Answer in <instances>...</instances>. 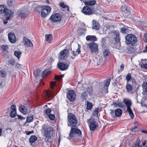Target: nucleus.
<instances>
[{"mask_svg": "<svg viewBox=\"0 0 147 147\" xmlns=\"http://www.w3.org/2000/svg\"><path fill=\"white\" fill-rule=\"evenodd\" d=\"M59 6L64 9V10L69 11V7L65 4L63 2H62L59 4Z\"/></svg>", "mask_w": 147, "mask_h": 147, "instance_id": "nucleus-23", "label": "nucleus"}, {"mask_svg": "<svg viewBox=\"0 0 147 147\" xmlns=\"http://www.w3.org/2000/svg\"><path fill=\"white\" fill-rule=\"evenodd\" d=\"M88 124L90 130L94 131L98 127V124L95 119L90 118L88 120Z\"/></svg>", "mask_w": 147, "mask_h": 147, "instance_id": "nucleus-5", "label": "nucleus"}, {"mask_svg": "<svg viewBox=\"0 0 147 147\" xmlns=\"http://www.w3.org/2000/svg\"><path fill=\"white\" fill-rule=\"evenodd\" d=\"M23 40L24 42V45L29 47H33V44L30 40L26 38H24Z\"/></svg>", "mask_w": 147, "mask_h": 147, "instance_id": "nucleus-18", "label": "nucleus"}, {"mask_svg": "<svg viewBox=\"0 0 147 147\" xmlns=\"http://www.w3.org/2000/svg\"><path fill=\"white\" fill-rule=\"evenodd\" d=\"M143 40L145 42H147V33L144 34Z\"/></svg>", "mask_w": 147, "mask_h": 147, "instance_id": "nucleus-56", "label": "nucleus"}, {"mask_svg": "<svg viewBox=\"0 0 147 147\" xmlns=\"http://www.w3.org/2000/svg\"><path fill=\"white\" fill-rule=\"evenodd\" d=\"M11 111H16V106L15 105H12L11 106Z\"/></svg>", "mask_w": 147, "mask_h": 147, "instance_id": "nucleus-46", "label": "nucleus"}, {"mask_svg": "<svg viewBox=\"0 0 147 147\" xmlns=\"http://www.w3.org/2000/svg\"><path fill=\"white\" fill-rule=\"evenodd\" d=\"M120 38L119 36H117L115 37V40L117 42H118L120 41Z\"/></svg>", "mask_w": 147, "mask_h": 147, "instance_id": "nucleus-60", "label": "nucleus"}, {"mask_svg": "<svg viewBox=\"0 0 147 147\" xmlns=\"http://www.w3.org/2000/svg\"><path fill=\"white\" fill-rule=\"evenodd\" d=\"M15 61L14 59H11L9 60L8 62V64L9 63L11 64L12 65H13L15 64Z\"/></svg>", "mask_w": 147, "mask_h": 147, "instance_id": "nucleus-44", "label": "nucleus"}, {"mask_svg": "<svg viewBox=\"0 0 147 147\" xmlns=\"http://www.w3.org/2000/svg\"><path fill=\"white\" fill-rule=\"evenodd\" d=\"M133 87L129 83H127V85L126 86V89L128 92H130L132 89Z\"/></svg>", "mask_w": 147, "mask_h": 147, "instance_id": "nucleus-29", "label": "nucleus"}, {"mask_svg": "<svg viewBox=\"0 0 147 147\" xmlns=\"http://www.w3.org/2000/svg\"><path fill=\"white\" fill-rule=\"evenodd\" d=\"M20 111L23 115H26L27 113V109L24 105H20L19 107Z\"/></svg>", "mask_w": 147, "mask_h": 147, "instance_id": "nucleus-16", "label": "nucleus"}, {"mask_svg": "<svg viewBox=\"0 0 147 147\" xmlns=\"http://www.w3.org/2000/svg\"><path fill=\"white\" fill-rule=\"evenodd\" d=\"M62 18L61 15L59 13L53 14L50 18V20L52 23L60 22Z\"/></svg>", "mask_w": 147, "mask_h": 147, "instance_id": "nucleus-6", "label": "nucleus"}, {"mask_svg": "<svg viewBox=\"0 0 147 147\" xmlns=\"http://www.w3.org/2000/svg\"><path fill=\"white\" fill-rule=\"evenodd\" d=\"M69 65V63H64L62 62L60 63L58 65V68L61 70L63 71L66 70Z\"/></svg>", "mask_w": 147, "mask_h": 147, "instance_id": "nucleus-14", "label": "nucleus"}, {"mask_svg": "<svg viewBox=\"0 0 147 147\" xmlns=\"http://www.w3.org/2000/svg\"><path fill=\"white\" fill-rule=\"evenodd\" d=\"M26 133L27 135H29L31 134H32L33 133V131H26Z\"/></svg>", "mask_w": 147, "mask_h": 147, "instance_id": "nucleus-62", "label": "nucleus"}, {"mask_svg": "<svg viewBox=\"0 0 147 147\" xmlns=\"http://www.w3.org/2000/svg\"><path fill=\"white\" fill-rule=\"evenodd\" d=\"M67 119V123L68 126L71 127L76 126L77 120L75 115L71 113H69Z\"/></svg>", "mask_w": 147, "mask_h": 147, "instance_id": "nucleus-4", "label": "nucleus"}, {"mask_svg": "<svg viewBox=\"0 0 147 147\" xmlns=\"http://www.w3.org/2000/svg\"><path fill=\"white\" fill-rule=\"evenodd\" d=\"M42 9L41 11V16L43 18L46 17L48 13L51 11V8L49 6H43L42 7Z\"/></svg>", "mask_w": 147, "mask_h": 147, "instance_id": "nucleus-8", "label": "nucleus"}, {"mask_svg": "<svg viewBox=\"0 0 147 147\" xmlns=\"http://www.w3.org/2000/svg\"><path fill=\"white\" fill-rule=\"evenodd\" d=\"M42 133L45 137L44 140L45 142H50L49 140L55 135V131L51 127L43 125L42 126Z\"/></svg>", "mask_w": 147, "mask_h": 147, "instance_id": "nucleus-1", "label": "nucleus"}, {"mask_svg": "<svg viewBox=\"0 0 147 147\" xmlns=\"http://www.w3.org/2000/svg\"><path fill=\"white\" fill-rule=\"evenodd\" d=\"M81 46L80 45L78 44V48L76 52L71 51V54L70 55L72 59H74L75 57L77 56L78 55L80 54L81 52L80 51Z\"/></svg>", "mask_w": 147, "mask_h": 147, "instance_id": "nucleus-12", "label": "nucleus"}, {"mask_svg": "<svg viewBox=\"0 0 147 147\" xmlns=\"http://www.w3.org/2000/svg\"><path fill=\"white\" fill-rule=\"evenodd\" d=\"M138 128V127L137 126H135L134 127L131 128V131H135V129Z\"/></svg>", "mask_w": 147, "mask_h": 147, "instance_id": "nucleus-63", "label": "nucleus"}, {"mask_svg": "<svg viewBox=\"0 0 147 147\" xmlns=\"http://www.w3.org/2000/svg\"><path fill=\"white\" fill-rule=\"evenodd\" d=\"M6 9L5 8L4 6L0 5V13H4Z\"/></svg>", "mask_w": 147, "mask_h": 147, "instance_id": "nucleus-38", "label": "nucleus"}, {"mask_svg": "<svg viewBox=\"0 0 147 147\" xmlns=\"http://www.w3.org/2000/svg\"><path fill=\"white\" fill-rule=\"evenodd\" d=\"M9 41L12 43H14L16 41V38L14 34L9 33L8 34Z\"/></svg>", "mask_w": 147, "mask_h": 147, "instance_id": "nucleus-17", "label": "nucleus"}, {"mask_svg": "<svg viewBox=\"0 0 147 147\" xmlns=\"http://www.w3.org/2000/svg\"><path fill=\"white\" fill-rule=\"evenodd\" d=\"M48 116L49 117V119L52 120H53L55 119V116L53 114H50Z\"/></svg>", "mask_w": 147, "mask_h": 147, "instance_id": "nucleus-52", "label": "nucleus"}, {"mask_svg": "<svg viewBox=\"0 0 147 147\" xmlns=\"http://www.w3.org/2000/svg\"><path fill=\"white\" fill-rule=\"evenodd\" d=\"M16 111H11L10 113L9 116L11 118L15 117L17 115Z\"/></svg>", "mask_w": 147, "mask_h": 147, "instance_id": "nucleus-36", "label": "nucleus"}, {"mask_svg": "<svg viewBox=\"0 0 147 147\" xmlns=\"http://www.w3.org/2000/svg\"><path fill=\"white\" fill-rule=\"evenodd\" d=\"M27 16V14H26L25 13V12L24 13H22V14L20 16V17H21V18H25Z\"/></svg>", "mask_w": 147, "mask_h": 147, "instance_id": "nucleus-59", "label": "nucleus"}, {"mask_svg": "<svg viewBox=\"0 0 147 147\" xmlns=\"http://www.w3.org/2000/svg\"><path fill=\"white\" fill-rule=\"evenodd\" d=\"M120 71L118 70V72H120V71H122L123 70V69L124 68V65L123 64H121L120 65Z\"/></svg>", "mask_w": 147, "mask_h": 147, "instance_id": "nucleus-58", "label": "nucleus"}, {"mask_svg": "<svg viewBox=\"0 0 147 147\" xmlns=\"http://www.w3.org/2000/svg\"><path fill=\"white\" fill-rule=\"evenodd\" d=\"M24 12V9H21L17 11V14L19 17H20L21 15Z\"/></svg>", "mask_w": 147, "mask_h": 147, "instance_id": "nucleus-40", "label": "nucleus"}, {"mask_svg": "<svg viewBox=\"0 0 147 147\" xmlns=\"http://www.w3.org/2000/svg\"><path fill=\"white\" fill-rule=\"evenodd\" d=\"M143 52L144 53H146L147 52V44L146 46L145 49L144 51H143Z\"/></svg>", "mask_w": 147, "mask_h": 147, "instance_id": "nucleus-64", "label": "nucleus"}, {"mask_svg": "<svg viewBox=\"0 0 147 147\" xmlns=\"http://www.w3.org/2000/svg\"><path fill=\"white\" fill-rule=\"evenodd\" d=\"M67 96L70 101L73 102L76 97V94L74 91L73 90H69L67 94Z\"/></svg>", "mask_w": 147, "mask_h": 147, "instance_id": "nucleus-10", "label": "nucleus"}, {"mask_svg": "<svg viewBox=\"0 0 147 147\" xmlns=\"http://www.w3.org/2000/svg\"><path fill=\"white\" fill-rule=\"evenodd\" d=\"M50 71L49 69H45L42 72V77H44L45 75L48 74Z\"/></svg>", "mask_w": 147, "mask_h": 147, "instance_id": "nucleus-30", "label": "nucleus"}, {"mask_svg": "<svg viewBox=\"0 0 147 147\" xmlns=\"http://www.w3.org/2000/svg\"><path fill=\"white\" fill-rule=\"evenodd\" d=\"M99 24L96 20L92 21V28L93 29L98 30L99 28Z\"/></svg>", "mask_w": 147, "mask_h": 147, "instance_id": "nucleus-21", "label": "nucleus"}, {"mask_svg": "<svg viewBox=\"0 0 147 147\" xmlns=\"http://www.w3.org/2000/svg\"><path fill=\"white\" fill-rule=\"evenodd\" d=\"M16 116H17L18 119H19L20 121H22L23 120L25 119V118L24 117L22 116L18 115H17Z\"/></svg>", "mask_w": 147, "mask_h": 147, "instance_id": "nucleus-55", "label": "nucleus"}, {"mask_svg": "<svg viewBox=\"0 0 147 147\" xmlns=\"http://www.w3.org/2000/svg\"><path fill=\"white\" fill-rule=\"evenodd\" d=\"M123 102L125 104L127 107V110L131 109V102L130 100L125 98L123 99Z\"/></svg>", "mask_w": 147, "mask_h": 147, "instance_id": "nucleus-19", "label": "nucleus"}, {"mask_svg": "<svg viewBox=\"0 0 147 147\" xmlns=\"http://www.w3.org/2000/svg\"><path fill=\"white\" fill-rule=\"evenodd\" d=\"M7 6L9 7H10L12 6V1L11 0H8L7 2Z\"/></svg>", "mask_w": 147, "mask_h": 147, "instance_id": "nucleus-54", "label": "nucleus"}, {"mask_svg": "<svg viewBox=\"0 0 147 147\" xmlns=\"http://www.w3.org/2000/svg\"><path fill=\"white\" fill-rule=\"evenodd\" d=\"M37 139V138L35 136H32L29 138V142L31 145H32V144L34 143Z\"/></svg>", "mask_w": 147, "mask_h": 147, "instance_id": "nucleus-25", "label": "nucleus"}, {"mask_svg": "<svg viewBox=\"0 0 147 147\" xmlns=\"http://www.w3.org/2000/svg\"><path fill=\"white\" fill-rule=\"evenodd\" d=\"M140 67L142 69H147V63L141 64Z\"/></svg>", "mask_w": 147, "mask_h": 147, "instance_id": "nucleus-50", "label": "nucleus"}, {"mask_svg": "<svg viewBox=\"0 0 147 147\" xmlns=\"http://www.w3.org/2000/svg\"><path fill=\"white\" fill-rule=\"evenodd\" d=\"M86 39L88 41H92L94 42L97 41V38L95 36L88 35L86 37Z\"/></svg>", "mask_w": 147, "mask_h": 147, "instance_id": "nucleus-20", "label": "nucleus"}, {"mask_svg": "<svg viewBox=\"0 0 147 147\" xmlns=\"http://www.w3.org/2000/svg\"><path fill=\"white\" fill-rule=\"evenodd\" d=\"M87 91L90 94H92V88L91 87H88L87 89Z\"/></svg>", "mask_w": 147, "mask_h": 147, "instance_id": "nucleus-53", "label": "nucleus"}, {"mask_svg": "<svg viewBox=\"0 0 147 147\" xmlns=\"http://www.w3.org/2000/svg\"><path fill=\"white\" fill-rule=\"evenodd\" d=\"M1 47L3 51H7L8 48V47L7 46L4 45H2Z\"/></svg>", "mask_w": 147, "mask_h": 147, "instance_id": "nucleus-51", "label": "nucleus"}, {"mask_svg": "<svg viewBox=\"0 0 147 147\" xmlns=\"http://www.w3.org/2000/svg\"><path fill=\"white\" fill-rule=\"evenodd\" d=\"M6 75V72L3 70L0 71V76L2 77H5Z\"/></svg>", "mask_w": 147, "mask_h": 147, "instance_id": "nucleus-37", "label": "nucleus"}, {"mask_svg": "<svg viewBox=\"0 0 147 147\" xmlns=\"http://www.w3.org/2000/svg\"><path fill=\"white\" fill-rule=\"evenodd\" d=\"M99 110V109L98 108H97L95 109L93 113V115L94 116H96L97 117H98Z\"/></svg>", "mask_w": 147, "mask_h": 147, "instance_id": "nucleus-42", "label": "nucleus"}, {"mask_svg": "<svg viewBox=\"0 0 147 147\" xmlns=\"http://www.w3.org/2000/svg\"><path fill=\"white\" fill-rule=\"evenodd\" d=\"M128 27L126 26H124L121 28L120 32L123 34H126L128 32Z\"/></svg>", "mask_w": 147, "mask_h": 147, "instance_id": "nucleus-24", "label": "nucleus"}, {"mask_svg": "<svg viewBox=\"0 0 147 147\" xmlns=\"http://www.w3.org/2000/svg\"><path fill=\"white\" fill-rule=\"evenodd\" d=\"M114 34L115 35V37L119 36V32L117 31H115L114 32Z\"/></svg>", "mask_w": 147, "mask_h": 147, "instance_id": "nucleus-61", "label": "nucleus"}, {"mask_svg": "<svg viewBox=\"0 0 147 147\" xmlns=\"http://www.w3.org/2000/svg\"><path fill=\"white\" fill-rule=\"evenodd\" d=\"M88 46L92 53H95L96 54L98 53V46L96 43L93 42L89 44Z\"/></svg>", "mask_w": 147, "mask_h": 147, "instance_id": "nucleus-7", "label": "nucleus"}, {"mask_svg": "<svg viewBox=\"0 0 147 147\" xmlns=\"http://www.w3.org/2000/svg\"><path fill=\"white\" fill-rule=\"evenodd\" d=\"M45 36L46 40L47 41H50L52 39V36L51 34H46Z\"/></svg>", "mask_w": 147, "mask_h": 147, "instance_id": "nucleus-33", "label": "nucleus"}, {"mask_svg": "<svg viewBox=\"0 0 147 147\" xmlns=\"http://www.w3.org/2000/svg\"><path fill=\"white\" fill-rule=\"evenodd\" d=\"M21 53L18 51H16L14 53V55L18 59L20 58V56L21 55Z\"/></svg>", "mask_w": 147, "mask_h": 147, "instance_id": "nucleus-43", "label": "nucleus"}, {"mask_svg": "<svg viewBox=\"0 0 147 147\" xmlns=\"http://www.w3.org/2000/svg\"><path fill=\"white\" fill-rule=\"evenodd\" d=\"M51 110L49 108L45 110V114L48 116L51 114Z\"/></svg>", "mask_w": 147, "mask_h": 147, "instance_id": "nucleus-48", "label": "nucleus"}, {"mask_svg": "<svg viewBox=\"0 0 147 147\" xmlns=\"http://www.w3.org/2000/svg\"><path fill=\"white\" fill-rule=\"evenodd\" d=\"M125 43L127 45L133 46L137 42L136 37L134 34H129L125 36Z\"/></svg>", "mask_w": 147, "mask_h": 147, "instance_id": "nucleus-3", "label": "nucleus"}, {"mask_svg": "<svg viewBox=\"0 0 147 147\" xmlns=\"http://www.w3.org/2000/svg\"><path fill=\"white\" fill-rule=\"evenodd\" d=\"M33 119V116L32 115L28 116L27 117L26 123H30L32 122Z\"/></svg>", "mask_w": 147, "mask_h": 147, "instance_id": "nucleus-31", "label": "nucleus"}, {"mask_svg": "<svg viewBox=\"0 0 147 147\" xmlns=\"http://www.w3.org/2000/svg\"><path fill=\"white\" fill-rule=\"evenodd\" d=\"M142 86L143 92L145 93L147 92V82L144 84V85L143 84Z\"/></svg>", "mask_w": 147, "mask_h": 147, "instance_id": "nucleus-39", "label": "nucleus"}, {"mask_svg": "<svg viewBox=\"0 0 147 147\" xmlns=\"http://www.w3.org/2000/svg\"><path fill=\"white\" fill-rule=\"evenodd\" d=\"M121 10L122 12V14L125 18L129 16L130 14L129 7L125 6V5H122Z\"/></svg>", "mask_w": 147, "mask_h": 147, "instance_id": "nucleus-9", "label": "nucleus"}, {"mask_svg": "<svg viewBox=\"0 0 147 147\" xmlns=\"http://www.w3.org/2000/svg\"><path fill=\"white\" fill-rule=\"evenodd\" d=\"M81 134V131L78 129L77 126L72 127L71 128L69 136L67 138L71 142H72L76 139L77 136H80Z\"/></svg>", "mask_w": 147, "mask_h": 147, "instance_id": "nucleus-2", "label": "nucleus"}, {"mask_svg": "<svg viewBox=\"0 0 147 147\" xmlns=\"http://www.w3.org/2000/svg\"><path fill=\"white\" fill-rule=\"evenodd\" d=\"M87 96V94L85 92H83L82 93L81 95V98L83 99H85L86 98V96Z\"/></svg>", "mask_w": 147, "mask_h": 147, "instance_id": "nucleus-47", "label": "nucleus"}, {"mask_svg": "<svg viewBox=\"0 0 147 147\" xmlns=\"http://www.w3.org/2000/svg\"><path fill=\"white\" fill-rule=\"evenodd\" d=\"M62 78L61 76L56 75L55 77V80H60L61 78Z\"/></svg>", "mask_w": 147, "mask_h": 147, "instance_id": "nucleus-49", "label": "nucleus"}, {"mask_svg": "<svg viewBox=\"0 0 147 147\" xmlns=\"http://www.w3.org/2000/svg\"><path fill=\"white\" fill-rule=\"evenodd\" d=\"M41 72L40 70L38 69H36L34 70V74L36 77H38L40 76Z\"/></svg>", "mask_w": 147, "mask_h": 147, "instance_id": "nucleus-32", "label": "nucleus"}, {"mask_svg": "<svg viewBox=\"0 0 147 147\" xmlns=\"http://www.w3.org/2000/svg\"><path fill=\"white\" fill-rule=\"evenodd\" d=\"M93 107V105L92 103L89 102L88 101L87 102V109L88 110H90Z\"/></svg>", "mask_w": 147, "mask_h": 147, "instance_id": "nucleus-34", "label": "nucleus"}, {"mask_svg": "<svg viewBox=\"0 0 147 147\" xmlns=\"http://www.w3.org/2000/svg\"><path fill=\"white\" fill-rule=\"evenodd\" d=\"M4 13L5 14V15L7 16V20H9L10 18L12 17L13 14V12L12 11L9 9H6Z\"/></svg>", "mask_w": 147, "mask_h": 147, "instance_id": "nucleus-15", "label": "nucleus"}, {"mask_svg": "<svg viewBox=\"0 0 147 147\" xmlns=\"http://www.w3.org/2000/svg\"><path fill=\"white\" fill-rule=\"evenodd\" d=\"M82 1H83L86 5H95L96 3V1L94 0L91 1L87 2H85L83 0H80Z\"/></svg>", "mask_w": 147, "mask_h": 147, "instance_id": "nucleus-22", "label": "nucleus"}, {"mask_svg": "<svg viewBox=\"0 0 147 147\" xmlns=\"http://www.w3.org/2000/svg\"><path fill=\"white\" fill-rule=\"evenodd\" d=\"M115 113L116 116L120 117L122 114V110L120 109H117L115 111Z\"/></svg>", "mask_w": 147, "mask_h": 147, "instance_id": "nucleus-27", "label": "nucleus"}, {"mask_svg": "<svg viewBox=\"0 0 147 147\" xmlns=\"http://www.w3.org/2000/svg\"><path fill=\"white\" fill-rule=\"evenodd\" d=\"M128 112H129V115L130 117L132 118L133 119L134 117V114H133V113L132 112V111L131 109H127V110Z\"/></svg>", "mask_w": 147, "mask_h": 147, "instance_id": "nucleus-41", "label": "nucleus"}, {"mask_svg": "<svg viewBox=\"0 0 147 147\" xmlns=\"http://www.w3.org/2000/svg\"><path fill=\"white\" fill-rule=\"evenodd\" d=\"M69 54V51L67 49H64L60 52L59 58L61 60L65 59L67 57Z\"/></svg>", "mask_w": 147, "mask_h": 147, "instance_id": "nucleus-11", "label": "nucleus"}, {"mask_svg": "<svg viewBox=\"0 0 147 147\" xmlns=\"http://www.w3.org/2000/svg\"><path fill=\"white\" fill-rule=\"evenodd\" d=\"M56 84V82H52L51 83V87L52 89L55 86Z\"/></svg>", "mask_w": 147, "mask_h": 147, "instance_id": "nucleus-57", "label": "nucleus"}, {"mask_svg": "<svg viewBox=\"0 0 147 147\" xmlns=\"http://www.w3.org/2000/svg\"><path fill=\"white\" fill-rule=\"evenodd\" d=\"M111 80V79L110 78H109V79H108L107 80L105 81V85L107 87L109 86Z\"/></svg>", "mask_w": 147, "mask_h": 147, "instance_id": "nucleus-45", "label": "nucleus"}, {"mask_svg": "<svg viewBox=\"0 0 147 147\" xmlns=\"http://www.w3.org/2000/svg\"><path fill=\"white\" fill-rule=\"evenodd\" d=\"M125 78L127 80V83H128L130 81L131 79V74L129 73L126 76Z\"/></svg>", "mask_w": 147, "mask_h": 147, "instance_id": "nucleus-35", "label": "nucleus"}, {"mask_svg": "<svg viewBox=\"0 0 147 147\" xmlns=\"http://www.w3.org/2000/svg\"><path fill=\"white\" fill-rule=\"evenodd\" d=\"M110 52L108 49L104 50L103 52V55L105 58H107V56L110 54Z\"/></svg>", "mask_w": 147, "mask_h": 147, "instance_id": "nucleus-26", "label": "nucleus"}, {"mask_svg": "<svg viewBox=\"0 0 147 147\" xmlns=\"http://www.w3.org/2000/svg\"><path fill=\"white\" fill-rule=\"evenodd\" d=\"M46 96L49 98H53L54 96L52 91H47L46 92Z\"/></svg>", "mask_w": 147, "mask_h": 147, "instance_id": "nucleus-28", "label": "nucleus"}, {"mask_svg": "<svg viewBox=\"0 0 147 147\" xmlns=\"http://www.w3.org/2000/svg\"><path fill=\"white\" fill-rule=\"evenodd\" d=\"M82 12L85 15H89L92 13L91 9L88 6H84L82 10Z\"/></svg>", "mask_w": 147, "mask_h": 147, "instance_id": "nucleus-13", "label": "nucleus"}]
</instances>
